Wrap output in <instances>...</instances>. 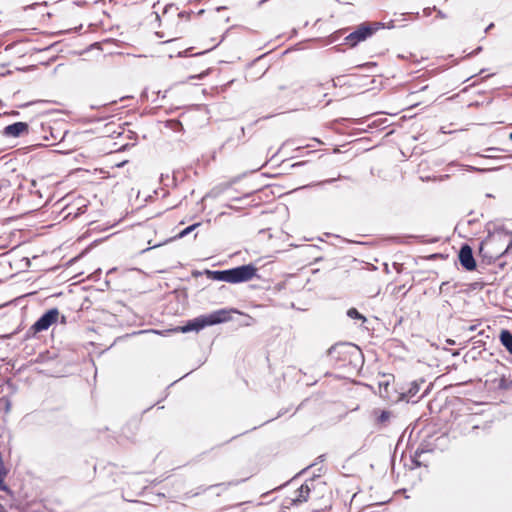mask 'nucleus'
<instances>
[{
    "instance_id": "obj_2",
    "label": "nucleus",
    "mask_w": 512,
    "mask_h": 512,
    "mask_svg": "<svg viewBox=\"0 0 512 512\" xmlns=\"http://www.w3.org/2000/svg\"><path fill=\"white\" fill-rule=\"evenodd\" d=\"M205 275L211 280L228 283H241L253 279L257 274V268L253 264L238 266L228 270H205Z\"/></svg>"
},
{
    "instance_id": "obj_12",
    "label": "nucleus",
    "mask_w": 512,
    "mask_h": 512,
    "mask_svg": "<svg viewBox=\"0 0 512 512\" xmlns=\"http://www.w3.org/2000/svg\"><path fill=\"white\" fill-rule=\"evenodd\" d=\"M394 381V377H386L384 376L382 380L378 383L379 395L386 400L394 401L393 395L391 393L390 387L392 382Z\"/></svg>"
},
{
    "instance_id": "obj_6",
    "label": "nucleus",
    "mask_w": 512,
    "mask_h": 512,
    "mask_svg": "<svg viewBox=\"0 0 512 512\" xmlns=\"http://www.w3.org/2000/svg\"><path fill=\"white\" fill-rule=\"evenodd\" d=\"M309 501V493L305 488V482L295 489L289 496H287L283 502L284 508H290L294 505H300Z\"/></svg>"
},
{
    "instance_id": "obj_19",
    "label": "nucleus",
    "mask_w": 512,
    "mask_h": 512,
    "mask_svg": "<svg viewBox=\"0 0 512 512\" xmlns=\"http://www.w3.org/2000/svg\"><path fill=\"white\" fill-rule=\"evenodd\" d=\"M418 391H419V386H418V384H416V383L414 382V383H412V386H411V388H410V389H409V391H408V395H409L410 397H412V396H414Z\"/></svg>"
},
{
    "instance_id": "obj_17",
    "label": "nucleus",
    "mask_w": 512,
    "mask_h": 512,
    "mask_svg": "<svg viewBox=\"0 0 512 512\" xmlns=\"http://www.w3.org/2000/svg\"><path fill=\"white\" fill-rule=\"evenodd\" d=\"M199 225H200V223H196V224H193V225H191V226H189V227L185 228L184 230H182V231L179 233L178 237H179V238H183L184 236H186V235H188L190 232H192V231H193L197 226H199Z\"/></svg>"
},
{
    "instance_id": "obj_16",
    "label": "nucleus",
    "mask_w": 512,
    "mask_h": 512,
    "mask_svg": "<svg viewBox=\"0 0 512 512\" xmlns=\"http://www.w3.org/2000/svg\"><path fill=\"white\" fill-rule=\"evenodd\" d=\"M6 477V470L2 464H0V490L6 491L7 487L4 485V479Z\"/></svg>"
},
{
    "instance_id": "obj_15",
    "label": "nucleus",
    "mask_w": 512,
    "mask_h": 512,
    "mask_svg": "<svg viewBox=\"0 0 512 512\" xmlns=\"http://www.w3.org/2000/svg\"><path fill=\"white\" fill-rule=\"evenodd\" d=\"M347 315H348L351 319L361 320L362 322H365V321H366L365 316H363L361 313H359V311H358L356 308H350V309L347 311Z\"/></svg>"
},
{
    "instance_id": "obj_22",
    "label": "nucleus",
    "mask_w": 512,
    "mask_h": 512,
    "mask_svg": "<svg viewBox=\"0 0 512 512\" xmlns=\"http://www.w3.org/2000/svg\"><path fill=\"white\" fill-rule=\"evenodd\" d=\"M289 145H294V141L293 140H288L284 143V146H289Z\"/></svg>"
},
{
    "instance_id": "obj_10",
    "label": "nucleus",
    "mask_w": 512,
    "mask_h": 512,
    "mask_svg": "<svg viewBox=\"0 0 512 512\" xmlns=\"http://www.w3.org/2000/svg\"><path fill=\"white\" fill-rule=\"evenodd\" d=\"M206 326H211L208 323V319L206 316H200L198 318H195L191 321H189L185 326L179 327L177 330L181 331L183 333L189 332V331H199L203 329Z\"/></svg>"
},
{
    "instance_id": "obj_21",
    "label": "nucleus",
    "mask_w": 512,
    "mask_h": 512,
    "mask_svg": "<svg viewBox=\"0 0 512 512\" xmlns=\"http://www.w3.org/2000/svg\"><path fill=\"white\" fill-rule=\"evenodd\" d=\"M493 282H494V279L493 280H482L480 283V288H483L485 285H491V284H493Z\"/></svg>"
},
{
    "instance_id": "obj_9",
    "label": "nucleus",
    "mask_w": 512,
    "mask_h": 512,
    "mask_svg": "<svg viewBox=\"0 0 512 512\" xmlns=\"http://www.w3.org/2000/svg\"><path fill=\"white\" fill-rule=\"evenodd\" d=\"M29 125L26 122H16L6 126L3 130V134L7 137H19L24 134H28Z\"/></svg>"
},
{
    "instance_id": "obj_7",
    "label": "nucleus",
    "mask_w": 512,
    "mask_h": 512,
    "mask_svg": "<svg viewBox=\"0 0 512 512\" xmlns=\"http://www.w3.org/2000/svg\"><path fill=\"white\" fill-rule=\"evenodd\" d=\"M497 242L498 239L495 237H489L481 244L480 252L485 256H489L490 258H498L502 256L506 252L507 248L501 247L496 250L495 247Z\"/></svg>"
},
{
    "instance_id": "obj_4",
    "label": "nucleus",
    "mask_w": 512,
    "mask_h": 512,
    "mask_svg": "<svg viewBox=\"0 0 512 512\" xmlns=\"http://www.w3.org/2000/svg\"><path fill=\"white\" fill-rule=\"evenodd\" d=\"M305 488L309 493V501H318L331 494L328 484L320 476L307 479Z\"/></svg>"
},
{
    "instance_id": "obj_3",
    "label": "nucleus",
    "mask_w": 512,
    "mask_h": 512,
    "mask_svg": "<svg viewBox=\"0 0 512 512\" xmlns=\"http://www.w3.org/2000/svg\"><path fill=\"white\" fill-rule=\"evenodd\" d=\"M384 28V24L376 21H366L356 27V29L345 37V44L355 47L359 43L372 37L378 30Z\"/></svg>"
},
{
    "instance_id": "obj_13",
    "label": "nucleus",
    "mask_w": 512,
    "mask_h": 512,
    "mask_svg": "<svg viewBox=\"0 0 512 512\" xmlns=\"http://www.w3.org/2000/svg\"><path fill=\"white\" fill-rule=\"evenodd\" d=\"M392 415L389 410L374 409L372 412L374 424L378 427H385L390 422Z\"/></svg>"
},
{
    "instance_id": "obj_18",
    "label": "nucleus",
    "mask_w": 512,
    "mask_h": 512,
    "mask_svg": "<svg viewBox=\"0 0 512 512\" xmlns=\"http://www.w3.org/2000/svg\"><path fill=\"white\" fill-rule=\"evenodd\" d=\"M254 512H275V510L271 509L268 505L260 504L255 508Z\"/></svg>"
},
{
    "instance_id": "obj_24",
    "label": "nucleus",
    "mask_w": 512,
    "mask_h": 512,
    "mask_svg": "<svg viewBox=\"0 0 512 512\" xmlns=\"http://www.w3.org/2000/svg\"><path fill=\"white\" fill-rule=\"evenodd\" d=\"M1 512H5V510H2Z\"/></svg>"
},
{
    "instance_id": "obj_23",
    "label": "nucleus",
    "mask_w": 512,
    "mask_h": 512,
    "mask_svg": "<svg viewBox=\"0 0 512 512\" xmlns=\"http://www.w3.org/2000/svg\"><path fill=\"white\" fill-rule=\"evenodd\" d=\"M509 139L512 141V132L509 134Z\"/></svg>"
},
{
    "instance_id": "obj_14",
    "label": "nucleus",
    "mask_w": 512,
    "mask_h": 512,
    "mask_svg": "<svg viewBox=\"0 0 512 512\" xmlns=\"http://www.w3.org/2000/svg\"><path fill=\"white\" fill-rule=\"evenodd\" d=\"M501 344L512 355V333L509 330H502L499 335Z\"/></svg>"
},
{
    "instance_id": "obj_20",
    "label": "nucleus",
    "mask_w": 512,
    "mask_h": 512,
    "mask_svg": "<svg viewBox=\"0 0 512 512\" xmlns=\"http://www.w3.org/2000/svg\"><path fill=\"white\" fill-rule=\"evenodd\" d=\"M309 163H310V161L297 162V163L292 164V168H298V167H301V166L307 165V164H309Z\"/></svg>"
},
{
    "instance_id": "obj_8",
    "label": "nucleus",
    "mask_w": 512,
    "mask_h": 512,
    "mask_svg": "<svg viewBox=\"0 0 512 512\" xmlns=\"http://www.w3.org/2000/svg\"><path fill=\"white\" fill-rule=\"evenodd\" d=\"M461 266L467 271H473L476 268V261L473 256L472 248L468 244H464L458 254Z\"/></svg>"
},
{
    "instance_id": "obj_1",
    "label": "nucleus",
    "mask_w": 512,
    "mask_h": 512,
    "mask_svg": "<svg viewBox=\"0 0 512 512\" xmlns=\"http://www.w3.org/2000/svg\"><path fill=\"white\" fill-rule=\"evenodd\" d=\"M361 354L360 348L351 343H337L327 352L329 362L338 369L357 368Z\"/></svg>"
},
{
    "instance_id": "obj_5",
    "label": "nucleus",
    "mask_w": 512,
    "mask_h": 512,
    "mask_svg": "<svg viewBox=\"0 0 512 512\" xmlns=\"http://www.w3.org/2000/svg\"><path fill=\"white\" fill-rule=\"evenodd\" d=\"M59 317V311L56 308L48 310L44 313L31 327L35 332H41L47 330L51 325L57 322Z\"/></svg>"
},
{
    "instance_id": "obj_11",
    "label": "nucleus",
    "mask_w": 512,
    "mask_h": 512,
    "mask_svg": "<svg viewBox=\"0 0 512 512\" xmlns=\"http://www.w3.org/2000/svg\"><path fill=\"white\" fill-rule=\"evenodd\" d=\"M231 312H237L236 310H226V309H220L217 310L209 315H206L208 319V323L210 325H215L223 322H227L231 319L230 313Z\"/></svg>"
}]
</instances>
